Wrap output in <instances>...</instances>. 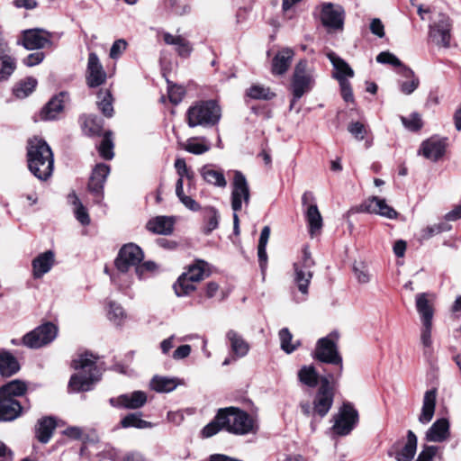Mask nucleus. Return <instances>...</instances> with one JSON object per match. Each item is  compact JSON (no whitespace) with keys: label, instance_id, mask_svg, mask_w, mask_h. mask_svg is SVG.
Masks as SVG:
<instances>
[{"label":"nucleus","instance_id":"2eb2a0df","mask_svg":"<svg viewBox=\"0 0 461 461\" xmlns=\"http://www.w3.org/2000/svg\"><path fill=\"white\" fill-rule=\"evenodd\" d=\"M250 199L249 187L245 176L235 171L233 178V186L231 192V208L237 212L241 210L242 203L248 205Z\"/></svg>","mask_w":461,"mask_h":461},{"label":"nucleus","instance_id":"20e7f679","mask_svg":"<svg viewBox=\"0 0 461 461\" xmlns=\"http://www.w3.org/2000/svg\"><path fill=\"white\" fill-rule=\"evenodd\" d=\"M185 116L190 128H211L221 121V108L213 100L199 101L187 109Z\"/></svg>","mask_w":461,"mask_h":461},{"label":"nucleus","instance_id":"a878e982","mask_svg":"<svg viewBox=\"0 0 461 461\" xmlns=\"http://www.w3.org/2000/svg\"><path fill=\"white\" fill-rule=\"evenodd\" d=\"M436 400H437V390L431 389L425 392L422 402V408L420 414L419 416V421L422 424H428L431 421L435 408H436Z\"/></svg>","mask_w":461,"mask_h":461},{"label":"nucleus","instance_id":"5fc2aeb1","mask_svg":"<svg viewBox=\"0 0 461 461\" xmlns=\"http://www.w3.org/2000/svg\"><path fill=\"white\" fill-rule=\"evenodd\" d=\"M247 95L250 98L263 100H269L275 95L274 93H272L268 87H265L261 85L251 86L248 89Z\"/></svg>","mask_w":461,"mask_h":461},{"label":"nucleus","instance_id":"37998d69","mask_svg":"<svg viewBox=\"0 0 461 461\" xmlns=\"http://www.w3.org/2000/svg\"><path fill=\"white\" fill-rule=\"evenodd\" d=\"M298 379L309 387H315L318 384L319 375L313 366H303L298 372Z\"/></svg>","mask_w":461,"mask_h":461},{"label":"nucleus","instance_id":"052dcab7","mask_svg":"<svg viewBox=\"0 0 461 461\" xmlns=\"http://www.w3.org/2000/svg\"><path fill=\"white\" fill-rule=\"evenodd\" d=\"M223 423L219 419V413L216 415L215 419L208 423L202 430V435L203 438H210L218 433L221 429H223Z\"/></svg>","mask_w":461,"mask_h":461},{"label":"nucleus","instance_id":"79ce46f5","mask_svg":"<svg viewBox=\"0 0 461 461\" xmlns=\"http://www.w3.org/2000/svg\"><path fill=\"white\" fill-rule=\"evenodd\" d=\"M201 175L208 184L219 187H225L227 185V181L222 172L214 170L210 166H203L201 169Z\"/></svg>","mask_w":461,"mask_h":461},{"label":"nucleus","instance_id":"f8f14e48","mask_svg":"<svg viewBox=\"0 0 461 461\" xmlns=\"http://www.w3.org/2000/svg\"><path fill=\"white\" fill-rule=\"evenodd\" d=\"M51 38L52 33L43 29H29L22 32L17 44L29 50H40L52 46Z\"/></svg>","mask_w":461,"mask_h":461},{"label":"nucleus","instance_id":"f3484780","mask_svg":"<svg viewBox=\"0 0 461 461\" xmlns=\"http://www.w3.org/2000/svg\"><path fill=\"white\" fill-rule=\"evenodd\" d=\"M86 78L89 87H97L106 80V72L95 52L88 55Z\"/></svg>","mask_w":461,"mask_h":461},{"label":"nucleus","instance_id":"f03ea898","mask_svg":"<svg viewBox=\"0 0 461 461\" xmlns=\"http://www.w3.org/2000/svg\"><path fill=\"white\" fill-rule=\"evenodd\" d=\"M72 367L76 372L71 375L68 382V389L71 392L89 391L93 384L100 379L101 372L93 355L78 356L77 358L73 360Z\"/></svg>","mask_w":461,"mask_h":461},{"label":"nucleus","instance_id":"6e6d98bb","mask_svg":"<svg viewBox=\"0 0 461 461\" xmlns=\"http://www.w3.org/2000/svg\"><path fill=\"white\" fill-rule=\"evenodd\" d=\"M355 276L359 284H368L372 280V274L369 271L368 267L363 263L359 262L355 264L353 267Z\"/></svg>","mask_w":461,"mask_h":461},{"label":"nucleus","instance_id":"c85d7f7f","mask_svg":"<svg viewBox=\"0 0 461 461\" xmlns=\"http://www.w3.org/2000/svg\"><path fill=\"white\" fill-rule=\"evenodd\" d=\"M20 370L17 358L8 350L0 349V375L9 377Z\"/></svg>","mask_w":461,"mask_h":461},{"label":"nucleus","instance_id":"69168bd1","mask_svg":"<svg viewBox=\"0 0 461 461\" xmlns=\"http://www.w3.org/2000/svg\"><path fill=\"white\" fill-rule=\"evenodd\" d=\"M127 41L124 39L116 40L111 49L109 56L112 59H119L127 49Z\"/></svg>","mask_w":461,"mask_h":461},{"label":"nucleus","instance_id":"ddd939ff","mask_svg":"<svg viewBox=\"0 0 461 461\" xmlns=\"http://www.w3.org/2000/svg\"><path fill=\"white\" fill-rule=\"evenodd\" d=\"M450 29L448 16L438 14L429 26V39L438 47L447 48L450 45Z\"/></svg>","mask_w":461,"mask_h":461},{"label":"nucleus","instance_id":"423d86ee","mask_svg":"<svg viewBox=\"0 0 461 461\" xmlns=\"http://www.w3.org/2000/svg\"><path fill=\"white\" fill-rule=\"evenodd\" d=\"M219 419L229 432L245 435L254 431V420L245 411L229 407L219 411Z\"/></svg>","mask_w":461,"mask_h":461},{"label":"nucleus","instance_id":"4468645a","mask_svg":"<svg viewBox=\"0 0 461 461\" xmlns=\"http://www.w3.org/2000/svg\"><path fill=\"white\" fill-rule=\"evenodd\" d=\"M334 402V390L328 378H322L314 400L313 411L323 418L330 410Z\"/></svg>","mask_w":461,"mask_h":461},{"label":"nucleus","instance_id":"6ab92c4d","mask_svg":"<svg viewBox=\"0 0 461 461\" xmlns=\"http://www.w3.org/2000/svg\"><path fill=\"white\" fill-rule=\"evenodd\" d=\"M361 211L369 213H375L387 219H395L398 212L383 198L373 196L361 205Z\"/></svg>","mask_w":461,"mask_h":461},{"label":"nucleus","instance_id":"f704fd0d","mask_svg":"<svg viewBox=\"0 0 461 461\" xmlns=\"http://www.w3.org/2000/svg\"><path fill=\"white\" fill-rule=\"evenodd\" d=\"M417 449V437L409 430L407 433V442L404 447L396 453L395 459L397 461H411L415 456Z\"/></svg>","mask_w":461,"mask_h":461},{"label":"nucleus","instance_id":"a19ab883","mask_svg":"<svg viewBox=\"0 0 461 461\" xmlns=\"http://www.w3.org/2000/svg\"><path fill=\"white\" fill-rule=\"evenodd\" d=\"M184 149L194 155H202L210 149V144L204 137L189 138L183 146Z\"/></svg>","mask_w":461,"mask_h":461},{"label":"nucleus","instance_id":"bb28decb","mask_svg":"<svg viewBox=\"0 0 461 461\" xmlns=\"http://www.w3.org/2000/svg\"><path fill=\"white\" fill-rule=\"evenodd\" d=\"M449 437V422L447 419L437 420L426 432V439L430 442H442Z\"/></svg>","mask_w":461,"mask_h":461},{"label":"nucleus","instance_id":"864d4df0","mask_svg":"<svg viewBox=\"0 0 461 461\" xmlns=\"http://www.w3.org/2000/svg\"><path fill=\"white\" fill-rule=\"evenodd\" d=\"M279 339L281 342V348L287 354L294 352L299 343H292L293 336L287 328H284L279 331Z\"/></svg>","mask_w":461,"mask_h":461},{"label":"nucleus","instance_id":"a18cd8bd","mask_svg":"<svg viewBox=\"0 0 461 461\" xmlns=\"http://www.w3.org/2000/svg\"><path fill=\"white\" fill-rule=\"evenodd\" d=\"M121 426L122 428L148 429L152 427V423L142 420L140 413H130L121 420Z\"/></svg>","mask_w":461,"mask_h":461},{"label":"nucleus","instance_id":"dca6fc26","mask_svg":"<svg viewBox=\"0 0 461 461\" xmlns=\"http://www.w3.org/2000/svg\"><path fill=\"white\" fill-rule=\"evenodd\" d=\"M148 400L147 393L143 391H133L120 394L109 399V403L118 409L136 410L143 407Z\"/></svg>","mask_w":461,"mask_h":461},{"label":"nucleus","instance_id":"9d476101","mask_svg":"<svg viewBox=\"0 0 461 461\" xmlns=\"http://www.w3.org/2000/svg\"><path fill=\"white\" fill-rule=\"evenodd\" d=\"M303 258L294 264V283L298 290L303 294H308V287L312 278V267L314 261L311 257V253L307 249L303 251Z\"/></svg>","mask_w":461,"mask_h":461},{"label":"nucleus","instance_id":"bf43d9fd","mask_svg":"<svg viewBox=\"0 0 461 461\" xmlns=\"http://www.w3.org/2000/svg\"><path fill=\"white\" fill-rule=\"evenodd\" d=\"M376 61L381 64H389L393 67L401 68V71H402V67H404L401 60L393 53L389 51H383L376 56Z\"/></svg>","mask_w":461,"mask_h":461},{"label":"nucleus","instance_id":"4d7b16f0","mask_svg":"<svg viewBox=\"0 0 461 461\" xmlns=\"http://www.w3.org/2000/svg\"><path fill=\"white\" fill-rule=\"evenodd\" d=\"M158 270V266L153 261L140 262L136 266L135 273L140 280L148 277L149 274H153Z\"/></svg>","mask_w":461,"mask_h":461},{"label":"nucleus","instance_id":"c756f323","mask_svg":"<svg viewBox=\"0 0 461 461\" xmlns=\"http://www.w3.org/2000/svg\"><path fill=\"white\" fill-rule=\"evenodd\" d=\"M327 57L335 69L333 77L339 82H341V80H347V77H354L353 69L348 66V64L344 59L339 58L334 52H329L327 54Z\"/></svg>","mask_w":461,"mask_h":461},{"label":"nucleus","instance_id":"b1692460","mask_svg":"<svg viewBox=\"0 0 461 461\" xmlns=\"http://www.w3.org/2000/svg\"><path fill=\"white\" fill-rule=\"evenodd\" d=\"M162 37L167 45L175 46V50L180 57L187 58L191 55L193 46L185 37L181 35H173L167 32H163Z\"/></svg>","mask_w":461,"mask_h":461},{"label":"nucleus","instance_id":"a211bd4d","mask_svg":"<svg viewBox=\"0 0 461 461\" xmlns=\"http://www.w3.org/2000/svg\"><path fill=\"white\" fill-rule=\"evenodd\" d=\"M109 174L110 167L104 163L97 164L93 169L88 183V189L96 196L97 203H100L103 199L104 185Z\"/></svg>","mask_w":461,"mask_h":461},{"label":"nucleus","instance_id":"8fccbe9b","mask_svg":"<svg viewBox=\"0 0 461 461\" xmlns=\"http://www.w3.org/2000/svg\"><path fill=\"white\" fill-rule=\"evenodd\" d=\"M98 106L102 111L103 114L106 117H112L113 113V108L112 104V95L109 91L101 90L98 93Z\"/></svg>","mask_w":461,"mask_h":461},{"label":"nucleus","instance_id":"393cba45","mask_svg":"<svg viewBox=\"0 0 461 461\" xmlns=\"http://www.w3.org/2000/svg\"><path fill=\"white\" fill-rule=\"evenodd\" d=\"M57 422L55 418L48 416L40 419L35 427V437L43 444L48 443L56 429Z\"/></svg>","mask_w":461,"mask_h":461},{"label":"nucleus","instance_id":"e433bc0d","mask_svg":"<svg viewBox=\"0 0 461 461\" xmlns=\"http://www.w3.org/2000/svg\"><path fill=\"white\" fill-rule=\"evenodd\" d=\"M310 234L313 237L322 227V217L316 204H310L305 212Z\"/></svg>","mask_w":461,"mask_h":461},{"label":"nucleus","instance_id":"aec40b11","mask_svg":"<svg viewBox=\"0 0 461 461\" xmlns=\"http://www.w3.org/2000/svg\"><path fill=\"white\" fill-rule=\"evenodd\" d=\"M321 19L324 26L330 29H341L344 21V10L339 5L330 3L322 6Z\"/></svg>","mask_w":461,"mask_h":461},{"label":"nucleus","instance_id":"72a5a7b5","mask_svg":"<svg viewBox=\"0 0 461 461\" xmlns=\"http://www.w3.org/2000/svg\"><path fill=\"white\" fill-rule=\"evenodd\" d=\"M107 319L115 326H122L127 320V312L122 305L115 301H109L106 306Z\"/></svg>","mask_w":461,"mask_h":461},{"label":"nucleus","instance_id":"9b49d317","mask_svg":"<svg viewBox=\"0 0 461 461\" xmlns=\"http://www.w3.org/2000/svg\"><path fill=\"white\" fill-rule=\"evenodd\" d=\"M58 328L51 322H46L25 334L23 344L30 348H39L55 339Z\"/></svg>","mask_w":461,"mask_h":461},{"label":"nucleus","instance_id":"13d9d810","mask_svg":"<svg viewBox=\"0 0 461 461\" xmlns=\"http://www.w3.org/2000/svg\"><path fill=\"white\" fill-rule=\"evenodd\" d=\"M72 198L73 204L76 206L75 214L77 220L80 221L83 225H88L90 223V218L86 209L84 207V205L81 203V202L76 194H73Z\"/></svg>","mask_w":461,"mask_h":461},{"label":"nucleus","instance_id":"58836bf2","mask_svg":"<svg viewBox=\"0 0 461 461\" xmlns=\"http://www.w3.org/2000/svg\"><path fill=\"white\" fill-rule=\"evenodd\" d=\"M176 378L166 376H154L150 381V388L158 393H169L174 391L177 386Z\"/></svg>","mask_w":461,"mask_h":461},{"label":"nucleus","instance_id":"338daca9","mask_svg":"<svg viewBox=\"0 0 461 461\" xmlns=\"http://www.w3.org/2000/svg\"><path fill=\"white\" fill-rule=\"evenodd\" d=\"M446 229L444 228L443 223L438 224H433L430 226H427L426 228L422 229L420 231V239L422 240H428L431 237H433L436 234L441 233Z\"/></svg>","mask_w":461,"mask_h":461},{"label":"nucleus","instance_id":"e2e57ef3","mask_svg":"<svg viewBox=\"0 0 461 461\" xmlns=\"http://www.w3.org/2000/svg\"><path fill=\"white\" fill-rule=\"evenodd\" d=\"M185 95L184 86L177 85L168 86V97L171 103L174 104H179Z\"/></svg>","mask_w":461,"mask_h":461},{"label":"nucleus","instance_id":"39448f33","mask_svg":"<svg viewBox=\"0 0 461 461\" xmlns=\"http://www.w3.org/2000/svg\"><path fill=\"white\" fill-rule=\"evenodd\" d=\"M435 295L429 293H420L415 296V306L420 320V342L426 348L432 346V328Z\"/></svg>","mask_w":461,"mask_h":461},{"label":"nucleus","instance_id":"3c124183","mask_svg":"<svg viewBox=\"0 0 461 461\" xmlns=\"http://www.w3.org/2000/svg\"><path fill=\"white\" fill-rule=\"evenodd\" d=\"M0 79L6 80L14 73L16 68V62L14 58L5 55L0 59Z\"/></svg>","mask_w":461,"mask_h":461},{"label":"nucleus","instance_id":"680f3d73","mask_svg":"<svg viewBox=\"0 0 461 461\" xmlns=\"http://www.w3.org/2000/svg\"><path fill=\"white\" fill-rule=\"evenodd\" d=\"M206 218L207 223L205 226V231L209 233L218 227L220 218L218 211L212 207L207 208Z\"/></svg>","mask_w":461,"mask_h":461},{"label":"nucleus","instance_id":"cd10ccee","mask_svg":"<svg viewBox=\"0 0 461 461\" xmlns=\"http://www.w3.org/2000/svg\"><path fill=\"white\" fill-rule=\"evenodd\" d=\"M294 56L291 48L280 50L272 60V72L276 75H282L287 71Z\"/></svg>","mask_w":461,"mask_h":461},{"label":"nucleus","instance_id":"f257e3e1","mask_svg":"<svg viewBox=\"0 0 461 461\" xmlns=\"http://www.w3.org/2000/svg\"><path fill=\"white\" fill-rule=\"evenodd\" d=\"M27 164L30 172L41 181L48 180L54 169V156L50 145L41 138L32 137L27 142Z\"/></svg>","mask_w":461,"mask_h":461},{"label":"nucleus","instance_id":"de8ad7c7","mask_svg":"<svg viewBox=\"0 0 461 461\" xmlns=\"http://www.w3.org/2000/svg\"><path fill=\"white\" fill-rule=\"evenodd\" d=\"M207 263L203 260H198L193 266H190L188 270L183 273L184 276H188L189 280L194 283L202 281L205 276V267Z\"/></svg>","mask_w":461,"mask_h":461},{"label":"nucleus","instance_id":"0e129e2a","mask_svg":"<svg viewBox=\"0 0 461 461\" xmlns=\"http://www.w3.org/2000/svg\"><path fill=\"white\" fill-rule=\"evenodd\" d=\"M403 125L411 131L420 130L422 126L420 115L419 113H412L409 117H402Z\"/></svg>","mask_w":461,"mask_h":461},{"label":"nucleus","instance_id":"7c9ffc66","mask_svg":"<svg viewBox=\"0 0 461 461\" xmlns=\"http://www.w3.org/2000/svg\"><path fill=\"white\" fill-rule=\"evenodd\" d=\"M173 226L172 218L167 216H157L150 219L146 224L149 231L159 235L170 234L173 231Z\"/></svg>","mask_w":461,"mask_h":461},{"label":"nucleus","instance_id":"412c9836","mask_svg":"<svg viewBox=\"0 0 461 461\" xmlns=\"http://www.w3.org/2000/svg\"><path fill=\"white\" fill-rule=\"evenodd\" d=\"M55 264V253L47 250L40 253L32 261V276L35 279L41 278L49 273Z\"/></svg>","mask_w":461,"mask_h":461},{"label":"nucleus","instance_id":"5701e85b","mask_svg":"<svg viewBox=\"0 0 461 461\" xmlns=\"http://www.w3.org/2000/svg\"><path fill=\"white\" fill-rule=\"evenodd\" d=\"M446 146V139L433 137L422 143L420 152L425 158L437 160L443 156Z\"/></svg>","mask_w":461,"mask_h":461},{"label":"nucleus","instance_id":"ea45409f","mask_svg":"<svg viewBox=\"0 0 461 461\" xmlns=\"http://www.w3.org/2000/svg\"><path fill=\"white\" fill-rule=\"evenodd\" d=\"M270 236V228L268 226H265L260 233L258 247V257L259 261V266L262 270V273L265 272L267 265V255L266 251V248Z\"/></svg>","mask_w":461,"mask_h":461},{"label":"nucleus","instance_id":"4c0bfd02","mask_svg":"<svg viewBox=\"0 0 461 461\" xmlns=\"http://www.w3.org/2000/svg\"><path fill=\"white\" fill-rule=\"evenodd\" d=\"M401 73L408 80L399 83L400 90L402 94L409 95L418 88L420 85L419 77H416L414 72L407 67H402V71H401Z\"/></svg>","mask_w":461,"mask_h":461},{"label":"nucleus","instance_id":"4be33fe9","mask_svg":"<svg viewBox=\"0 0 461 461\" xmlns=\"http://www.w3.org/2000/svg\"><path fill=\"white\" fill-rule=\"evenodd\" d=\"M19 401L0 395V421H12L22 414Z\"/></svg>","mask_w":461,"mask_h":461},{"label":"nucleus","instance_id":"473e14b6","mask_svg":"<svg viewBox=\"0 0 461 461\" xmlns=\"http://www.w3.org/2000/svg\"><path fill=\"white\" fill-rule=\"evenodd\" d=\"M233 354L238 357H245L249 350V343L235 330H229L226 335Z\"/></svg>","mask_w":461,"mask_h":461},{"label":"nucleus","instance_id":"c03bdc74","mask_svg":"<svg viewBox=\"0 0 461 461\" xmlns=\"http://www.w3.org/2000/svg\"><path fill=\"white\" fill-rule=\"evenodd\" d=\"M36 86L37 80L35 78L27 77L14 86V94L18 98H25L34 91Z\"/></svg>","mask_w":461,"mask_h":461},{"label":"nucleus","instance_id":"49530a36","mask_svg":"<svg viewBox=\"0 0 461 461\" xmlns=\"http://www.w3.org/2000/svg\"><path fill=\"white\" fill-rule=\"evenodd\" d=\"M195 288L194 282L189 280V277L183 274L178 277L176 283L174 285V290L177 296L188 295L194 292Z\"/></svg>","mask_w":461,"mask_h":461},{"label":"nucleus","instance_id":"09e8293b","mask_svg":"<svg viewBox=\"0 0 461 461\" xmlns=\"http://www.w3.org/2000/svg\"><path fill=\"white\" fill-rule=\"evenodd\" d=\"M103 129V122L96 116L89 115L85 118L83 130L89 136L99 135Z\"/></svg>","mask_w":461,"mask_h":461},{"label":"nucleus","instance_id":"c9c22d12","mask_svg":"<svg viewBox=\"0 0 461 461\" xmlns=\"http://www.w3.org/2000/svg\"><path fill=\"white\" fill-rule=\"evenodd\" d=\"M27 391V384L22 380H13L0 387V395L6 396L11 399L23 396Z\"/></svg>","mask_w":461,"mask_h":461},{"label":"nucleus","instance_id":"6e6552de","mask_svg":"<svg viewBox=\"0 0 461 461\" xmlns=\"http://www.w3.org/2000/svg\"><path fill=\"white\" fill-rule=\"evenodd\" d=\"M338 339L339 333L336 331L330 333L327 337L320 339L316 344L314 357L324 363L338 365L341 371L342 357L338 351Z\"/></svg>","mask_w":461,"mask_h":461},{"label":"nucleus","instance_id":"603ef678","mask_svg":"<svg viewBox=\"0 0 461 461\" xmlns=\"http://www.w3.org/2000/svg\"><path fill=\"white\" fill-rule=\"evenodd\" d=\"M98 150L101 157L104 159H112L113 158V142L111 131L105 132L104 139L98 147Z\"/></svg>","mask_w":461,"mask_h":461},{"label":"nucleus","instance_id":"1a4fd4ad","mask_svg":"<svg viewBox=\"0 0 461 461\" xmlns=\"http://www.w3.org/2000/svg\"><path fill=\"white\" fill-rule=\"evenodd\" d=\"M332 429L339 436L348 435L358 422V411L350 402H344L333 417Z\"/></svg>","mask_w":461,"mask_h":461},{"label":"nucleus","instance_id":"774afa93","mask_svg":"<svg viewBox=\"0 0 461 461\" xmlns=\"http://www.w3.org/2000/svg\"><path fill=\"white\" fill-rule=\"evenodd\" d=\"M348 131L358 140H364L366 133L365 125L359 122H350Z\"/></svg>","mask_w":461,"mask_h":461},{"label":"nucleus","instance_id":"0eeeda50","mask_svg":"<svg viewBox=\"0 0 461 461\" xmlns=\"http://www.w3.org/2000/svg\"><path fill=\"white\" fill-rule=\"evenodd\" d=\"M314 85V69L309 67L307 60L301 59L294 67L292 78V91L294 99H300L311 91Z\"/></svg>","mask_w":461,"mask_h":461},{"label":"nucleus","instance_id":"7ed1b4c3","mask_svg":"<svg viewBox=\"0 0 461 461\" xmlns=\"http://www.w3.org/2000/svg\"><path fill=\"white\" fill-rule=\"evenodd\" d=\"M144 258L141 249L133 243L122 247L115 259V267L119 274L113 277V283L121 291H126L131 287L132 280L127 276L131 267L136 268Z\"/></svg>","mask_w":461,"mask_h":461},{"label":"nucleus","instance_id":"2f4dec72","mask_svg":"<svg viewBox=\"0 0 461 461\" xmlns=\"http://www.w3.org/2000/svg\"><path fill=\"white\" fill-rule=\"evenodd\" d=\"M63 97L64 94H60L50 100L41 111V119L44 121L56 120L64 109Z\"/></svg>","mask_w":461,"mask_h":461}]
</instances>
